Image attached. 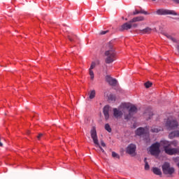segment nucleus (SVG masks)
Masks as SVG:
<instances>
[{"label": "nucleus", "mask_w": 179, "mask_h": 179, "mask_svg": "<svg viewBox=\"0 0 179 179\" xmlns=\"http://www.w3.org/2000/svg\"><path fill=\"white\" fill-rule=\"evenodd\" d=\"M89 72H90V79L91 80H93V79H94V73L91 69H89Z\"/></svg>", "instance_id": "b1692460"}, {"label": "nucleus", "mask_w": 179, "mask_h": 179, "mask_svg": "<svg viewBox=\"0 0 179 179\" xmlns=\"http://www.w3.org/2000/svg\"><path fill=\"white\" fill-rule=\"evenodd\" d=\"M165 36H166V37H167V38L171 40V41H173V43H177V40L175 38H173V36H171V35H170L169 34H166Z\"/></svg>", "instance_id": "412c9836"}, {"label": "nucleus", "mask_w": 179, "mask_h": 179, "mask_svg": "<svg viewBox=\"0 0 179 179\" xmlns=\"http://www.w3.org/2000/svg\"><path fill=\"white\" fill-rule=\"evenodd\" d=\"M107 33H108V30H107V31H101L100 34L101 35H104V34H107Z\"/></svg>", "instance_id": "2f4dec72"}, {"label": "nucleus", "mask_w": 179, "mask_h": 179, "mask_svg": "<svg viewBox=\"0 0 179 179\" xmlns=\"http://www.w3.org/2000/svg\"><path fill=\"white\" fill-rule=\"evenodd\" d=\"M136 113H138V108H136L135 106H131L129 108V113L124 114V120H131L132 117L136 114Z\"/></svg>", "instance_id": "423d86ee"}, {"label": "nucleus", "mask_w": 179, "mask_h": 179, "mask_svg": "<svg viewBox=\"0 0 179 179\" xmlns=\"http://www.w3.org/2000/svg\"><path fill=\"white\" fill-rule=\"evenodd\" d=\"M160 131H162V128L161 127H152L151 129V132L157 134V132H160Z\"/></svg>", "instance_id": "4be33fe9"}, {"label": "nucleus", "mask_w": 179, "mask_h": 179, "mask_svg": "<svg viewBox=\"0 0 179 179\" xmlns=\"http://www.w3.org/2000/svg\"><path fill=\"white\" fill-rule=\"evenodd\" d=\"M147 159L145 158L144 159V162H145V170H149V169L150 168L149 166V164L148 163V161H146Z\"/></svg>", "instance_id": "5701e85b"}, {"label": "nucleus", "mask_w": 179, "mask_h": 179, "mask_svg": "<svg viewBox=\"0 0 179 179\" xmlns=\"http://www.w3.org/2000/svg\"><path fill=\"white\" fill-rule=\"evenodd\" d=\"M157 15H173V16H177L178 15L174 10L164 9L157 10Z\"/></svg>", "instance_id": "1a4fd4ad"}, {"label": "nucleus", "mask_w": 179, "mask_h": 179, "mask_svg": "<svg viewBox=\"0 0 179 179\" xmlns=\"http://www.w3.org/2000/svg\"><path fill=\"white\" fill-rule=\"evenodd\" d=\"M105 129L108 131V132H111V127H110V124H105Z\"/></svg>", "instance_id": "393cba45"}, {"label": "nucleus", "mask_w": 179, "mask_h": 179, "mask_svg": "<svg viewBox=\"0 0 179 179\" xmlns=\"http://www.w3.org/2000/svg\"><path fill=\"white\" fill-rule=\"evenodd\" d=\"M140 13H142L143 15H149V13H148V11H145L143 9L140 10Z\"/></svg>", "instance_id": "c756f323"}, {"label": "nucleus", "mask_w": 179, "mask_h": 179, "mask_svg": "<svg viewBox=\"0 0 179 179\" xmlns=\"http://www.w3.org/2000/svg\"><path fill=\"white\" fill-rule=\"evenodd\" d=\"M126 152L130 156H136V145L134 144L129 145L126 149Z\"/></svg>", "instance_id": "6e6552de"}, {"label": "nucleus", "mask_w": 179, "mask_h": 179, "mask_svg": "<svg viewBox=\"0 0 179 179\" xmlns=\"http://www.w3.org/2000/svg\"><path fill=\"white\" fill-rule=\"evenodd\" d=\"M173 2H176V3H179V0H173Z\"/></svg>", "instance_id": "f704fd0d"}, {"label": "nucleus", "mask_w": 179, "mask_h": 179, "mask_svg": "<svg viewBox=\"0 0 179 179\" xmlns=\"http://www.w3.org/2000/svg\"><path fill=\"white\" fill-rule=\"evenodd\" d=\"M112 156L113 157H116V159H120V155H118V154H117L115 152H112Z\"/></svg>", "instance_id": "c85d7f7f"}, {"label": "nucleus", "mask_w": 179, "mask_h": 179, "mask_svg": "<svg viewBox=\"0 0 179 179\" xmlns=\"http://www.w3.org/2000/svg\"><path fill=\"white\" fill-rule=\"evenodd\" d=\"M94 97H96V90H93L90 93L89 99H90V100H92V99H94Z\"/></svg>", "instance_id": "aec40b11"}, {"label": "nucleus", "mask_w": 179, "mask_h": 179, "mask_svg": "<svg viewBox=\"0 0 179 179\" xmlns=\"http://www.w3.org/2000/svg\"><path fill=\"white\" fill-rule=\"evenodd\" d=\"M103 115L105 117V120H108L110 118V106L106 105L103 107Z\"/></svg>", "instance_id": "f8f14e48"}, {"label": "nucleus", "mask_w": 179, "mask_h": 179, "mask_svg": "<svg viewBox=\"0 0 179 179\" xmlns=\"http://www.w3.org/2000/svg\"><path fill=\"white\" fill-rule=\"evenodd\" d=\"M168 129H176L178 127V122L176 120H168L166 124Z\"/></svg>", "instance_id": "9d476101"}, {"label": "nucleus", "mask_w": 179, "mask_h": 179, "mask_svg": "<svg viewBox=\"0 0 179 179\" xmlns=\"http://www.w3.org/2000/svg\"><path fill=\"white\" fill-rule=\"evenodd\" d=\"M130 29H132V23H129V22H126L121 26L120 30L124 31V30H129Z\"/></svg>", "instance_id": "ddd939ff"}, {"label": "nucleus", "mask_w": 179, "mask_h": 179, "mask_svg": "<svg viewBox=\"0 0 179 179\" xmlns=\"http://www.w3.org/2000/svg\"><path fill=\"white\" fill-rule=\"evenodd\" d=\"M76 38V36H71V35H69L68 36V38L70 41H75V38Z\"/></svg>", "instance_id": "a878e982"}, {"label": "nucleus", "mask_w": 179, "mask_h": 179, "mask_svg": "<svg viewBox=\"0 0 179 179\" xmlns=\"http://www.w3.org/2000/svg\"><path fill=\"white\" fill-rule=\"evenodd\" d=\"M145 17L143 16L135 17L129 21V23H135L136 22H143Z\"/></svg>", "instance_id": "2eb2a0df"}, {"label": "nucleus", "mask_w": 179, "mask_h": 179, "mask_svg": "<svg viewBox=\"0 0 179 179\" xmlns=\"http://www.w3.org/2000/svg\"><path fill=\"white\" fill-rule=\"evenodd\" d=\"M106 80L110 86H115L117 85V80L115 78H113L110 76H106Z\"/></svg>", "instance_id": "9b49d317"}, {"label": "nucleus", "mask_w": 179, "mask_h": 179, "mask_svg": "<svg viewBox=\"0 0 179 179\" xmlns=\"http://www.w3.org/2000/svg\"><path fill=\"white\" fill-rule=\"evenodd\" d=\"M106 64H113V61H115V51L113 49V45H108V50L105 52Z\"/></svg>", "instance_id": "f03ea898"}, {"label": "nucleus", "mask_w": 179, "mask_h": 179, "mask_svg": "<svg viewBox=\"0 0 179 179\" xmlns=\"http://www.w3.org/2000/svg\"><path fill=\"white\" fill-rule=\"evenodd\" d=\"M169 139H174V138H179V131H172L169 134Z\"/></svg>", "instance_id": "f3484780"}, {"label": "nucleus", "mask_w": 179, "mask_h": 179, "mask_svg": "<svg viewBox=\"0 0 179 179\" xmlns=\"http://www.w3.org/2000/svg\"><path fill=\"white\" fill-rule=\"evenodd\" d=\"M152 1H156V0H152Z\"/></svg>", "instance_id": "4c0bfd02"}, {"label": "nucleus", "mask_w": 179, "mask_h": 179, "mask_svg": "<svg viewBox=\"0 0 179 179\" xmlns=\"http://www.w3.org/2000/svg\"><path fill=\"white\" fill-rule=\"evenodd\" d=\"M94 68H96V62H92V64H91L90 69L92 70V69H94Z\"/></svg>", "instance_id": "cd10ccee"}, {"label": "nucleus", "mask_w": 179, "mask_h": 179, "mask_svg": "<svg viewBox=\"0 0 179 179\" xmlns=\"http://www.w3.org/2000/svg\"><path fill=\"white\" fill-rule=\"evenodd\" d=\"M125 110H129V104L127 103H122L118 108H113V116L115 118H121L125 114Z\"/></svg>", "instance_id": "7ed1b4c3"}, {"label": "nucleus", "mask_w": 179, "mask_h": 179, "mask_svg": "<svg viewBox=\"0 0 179 179\" xmlns=\"http://www.w3.org/2000/svg\"><path fill=\"white\" fill-rule=\"evenodd\" d=\"M125 20H128V19L126 18Z\"/></svg>", "instance_id": "e433bc0d"}, {"label": "nucleus", "mask_w": 179, "mask_h": 179, "mask_svg": "<svg viewBox=\"0 0 179 179\" xmlns=\"http://www.w3.org/2000/svg\"><path fill=\"white\" fill-rule=\"evenodd\" d=\"M139 13H141L140 11L138 10H136L135 11H134L133 15H139Z\"/></svg>", "instance_id": "7c9ffc66"}, {"label": "nucleus", "mask_w": 179, "mask_h": 179, "mask_svg": "<svg viewBox=\"0 0 179 179\" xmlns=\"http://www.w3.org/2000/svg\"><path fill=\"white\" fill-rule=\"evenodd\" d=\"M152 83H150V81L145 83V86L147 89H149V87H150V86H152Z\"/></svg>", "instance_id": "bb28decb"}, {"label": "nucleus", "mask_w": 179, "mask_h": 179, "mask_svg": "<svg viewBox=\"0 0 179 179\" xmlns=\"http://www.w3.org/2000/svg\"><path fill=\"white\" fill-rule=\"evenodd\" d=\"M162 141L159 143H153L150 148V153L152 156L158 157L160 155V146H162Z\"/></svg>", "instance_id": "39448f33"}, {"label": "nucleus", "mask_w": 179, "mask_h": 179, "mask_svg": "<svg viewBox=\"0 0 179 179\" xmlns=\"http://www.w3.org/2000/svg\"><path fill=\"white\" fill-rule=\"evenodd\" d=\"M146 134V129L143 127H139L136 131V135L138 136H142V135H145Z\"/></svg>", "instance_id": "4468645a"}, {"label": "nucleus", "mask_w": 179, "mask_h": 179, "mask_svg": "<svg viewBox=\"0 0 179 179\" xmlns=\"http://www.w3.org/2000/svg\"><path fill=\"white\" fill-rule=\"evenodd\" d=\"M43 134H41V133L39 134L38 135V136H37V138H38V139H40V138H41V136H43Z\"/></svg>", "instance_id": "72a5a7b5"}, {"label": "nucleus", "mask_w": 179, "mask_h": 179, "mask_svg": "<svg viewBox=\"0 0 179 179\" xmlns=\"http://www.w3.org/2000/svg\"><path fill=\"white\" fill-rule=\"evenodd\" d=\"M153 115V113L152 112H145L144 113V117L147 118V120H150L152 118V116Z\"/></svg>", "instance_id": "6ab92c4d"}, {"label": "nucleus", "mask_w": 179, "mask_h": 179, "mask_svg": "<svg viewBox=\"0 0 179 179\" xmlns=\"http://www.w3.org/2000/svg\"><path fill=\"white\" fill-rule=\"evenodd\" d=\"M140 34H150L152 33V28L146 27L144 29H141L138 31Z\"/></svg>", "instance_id": "dca6fc26"}, {"label": "nucleus", "mask_w": 179, "mask_h": 179, "mask_svg": "<svg viewBox=\"0 0 179 179\" xmlns=\"http://www.w3.org/2000/svg\"><path fill=\"white\" fill-rule=\"evenodd\" d=\"M152 171L156 176H162V171L159 168H153Z\"/></svg>", "instance_id": "a211bd4d"}, {"label": "nucleus", "mask_w": 179, "mask_h": 179, "mask_svg": "<svg viewBox=\"0 0 179 179\" xmlns=\"http://www.w3.org/2000/svg\"><path fill=\"white\" fill-rule=\"evenodd\" d=\"M179 143L177 140L169 141L167 140H161V146L163 147L164 152L169 156L179 155Z\"/></svg>", "instance_id": "f257e3e1"}, {"label": "nucleus", "mask_w": 179, "mask_h": 179, "mask_svg": "<svg viewBox=\"0 0 179 179\" xmlns=\"http://www.w3.org/2000/svg\"><path fill=\"white\" fill-rule=\"evenodd\" d=\"M162 171L164 174L171 175L174 173V168L170 167V164L165 162L162 166Z\"/></svg>", "instance_id": "0eeeda50"}, {"label": "nucleus", "mask_w": 179, "mask_h": 179, "mask_svg": "<svg viewBox=\"0 0 179 179\" xmlns=\"http://www.w3.org/2000/svg\"><path fill=\"white\" fill-rule=\"evenodd\" d=\"M101 146H103V148H106V143H104V141H101Z\"/></svg>", "instance_id": "473e14b6"}, {"label": "nucleus", "mask_w": 179, "mask_h": 179, "mask_svg": "<svg viewBox=\"0 0 179 179\" xmlns=\"http://www.w3.org/2000/svg\"><path fill=\"white\" fill-rule=\"evenodd\" d=\"M132 27H138V24H134L132 25Z\"/></svg>", "instance_id": "c9c22d12"}, {"label": "nucleus", "mask_w": 179, "mask_h": 179, "mask_svg": "<svg viewBox=\"0 0 179 179\" xmlns=\"http://www.w3.org/2000/svg\"><path fill=\"white\" fill-rule=\"evenodd\" d=\"M90 134H91V138L94 143V145H96V146H98L99 148V150H101V152H102V153H106V151H104V149H103V148H101V146H100V143H99V138H97V131H96V127H93L90 131Z\"/></svg>", "instance_id": "20e7f679"}]
</instances>
